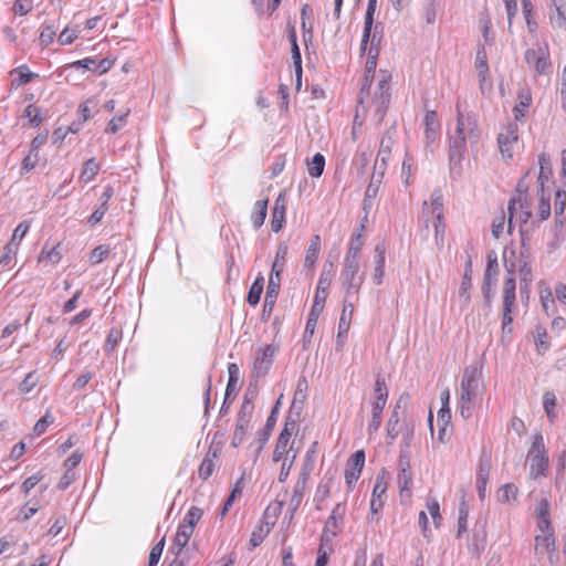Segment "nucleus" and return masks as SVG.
Listing matches in <instances>:
<instances>
[{
  "label": "nucleus",
  "instance_id": "36",
  "mask_svg": "<svg viewBox=\"0 0 566 566\" xmlns=\"http://www.w3.org/2000/svg\"><path fill=\"white\" fill-rule=\"evenodd\" d=\"M263 285L264 277L262 274H259L248 292L247 301L250 305L255 306L260 302V297L263 292Z\"/></svg>",
  "mask_w": 566,
  "mask_h": 566
},
{
  "label": "nucleus",
  "instance_id": "43",
  "mask_svg": "<svg viewBox=\"0 0 566 566\" xmlns=\"http://www.w3.org/2000/svg\"><path fill=\"white\" fill-rule=\"evenodd\" d=\"M201 516H202V510L197 506H191L187 511L182 522L179 525L188 527L193 532L195 526L200 521Z\"/></svg>",
  "mask_w": 566,
  "mask_h": 566
},
{
  "label": "nucleus",
  "instance_id": "34",
  "mask_svg": "<svg viewBox=\"0 0 566 566\" xmlns=\"http://www.w3.org/2000/svg\"><path fill=\"white\" fill-rule=\"evenodd\" d=\"M268 199L258 200L254 203L253 211L251 213V222L255 229H259L264 223L268 214Z\"/></svg>",
  "mask_w": 566,
  "mask_h": 566
},
{
  "label": "nucleus",
  "instance_id": "42",
  "mask_svg": "<svg viewBox=\"0 0 566 566\" xmlns=\"http://www.w3.org/2000/svg\"><path fill=\"white\" fill-rule=\"evenodd\" d=\"M512 268H517L521 277L526 281L532 273V266L528 260V255L524 251L520 252L516 263L511 264Z\"/></svg>",
  "mask_w": 566,
  "mask_h": 566
},
{
  "label": "nucleus",
  "instance_id": "47",
  "mask_svg": "<svg viewBox=\"0 0 566 566\" xmlns=\"http://www.w3.org/2000/svg\"><path fill=\"white\" fill-rule=\"evenodd\" d=\"M543 407L545 413L551 422H553L556 418L555 407H556V396L552 391H546L543 396Z\"/></svg>",
  "mask_w": 566,
  "mask_h": 566
},
{
  "label": "nucleus",
  "instance_id": "56",
  "mask_svg": "<svg viewBox=\"0 0 566 566\" xmlns=\"http://www.w3.org/2000/svg\"><path fill=\"white\" fill-rule=\"evenodd\" d=\"M29 229H30V222L29 221L20 222L15 227V229L13 230L11 240L9 242L13 243L14 245H17L19 248L20 242L23 240V238L28 233Z\"/></svg>",
  "mask_w": 566,
  "mask_h": 566
},
{
  "label": "nucleus",
  "instance_id": "4",
  "mask_svg": "<svg viewBox=\"0 0 566 566\" xmlns=\"http://www.w3.org/2000/svg\"><path fill=\"white\" fill-rule=\"evenodd\" d=\"M452 134L467 139L471 148L475 147L481 136L476 117L473 114L461 113L459 106H457V125Z\"/></svg>",
  "mask_w": 566,
  "mask_h": 566
},
{
  "label": "nucleus",
  "instance_id": "39",
  "mask_svg": "<svg viewBox=\"0 0 566 566\" xmlns=\"http://www.w3.org/2000/svg\"><path fill=\"white\" fill-rule=\"evenodd\" d=\"M325 168V157L317 153L313 156L312 160L307 163V171L308 175L313 178H318L322 176Z\"/></svg>",
  "mask_w": 566,
  "mask_h": 566
},
{
  "label": "nucleus",
  "instance_id": "59",
  "mask_svg": "<svg viewBox=\"0 0 566 566\" xmlns=\"http://www.w3.org/2000/svg\"><path fill=\"white\" fill-rule=\"evenodd\" d=\"M328 289H321V286H316L315 295H314V302L312 305V308L314 311L323 312L325 302L327 298Z\"/></svg>",
  "mask_w": 566,
  "mask_h": 566
},
{
  "label": "nucleus",
  "instance_id": "3",
  "mask_svg": "<svg viewBox=\"0 0 566 566\" xmlns=\"http://www.w3.org/2000/svg\"><path fill=\"white\" fill-rule=\"evenodd\" d=\"M516 300V282L513 276L505 279L503 284L502 340L513 332V307Z\"/></svg>",
  "mask_w": 566,
  "mask_h": 566
},
{
  "label": "nucleus",
  "instance_id": "5",
  "mask_svg": "<svg viewBox=\"0 0 566 566\" xmlns=\"http://www.w3.org/2000/svg\"><path fill=\"white\" fill-rule=\"evenodd\" d=\"M467 144H469V142L462 136L452 133L449 135L450 174L453 178L461 175V163L464 158Z\"/></svg>",
  "mask_w": 566,
  "mask_h": 566
},
{
  "label": "nucleus",
  "instance_id": "57",
  "mask_svg": "<svg viewBox=\"0 0 566 566\" xmlns=\"http://www.w3.org/2000/svg\"><path fill=\"white\" fill-rule=\"evenodd\" d=\"M551 23L554 28L566 29V12L559 6H555L551 13Z\"/></svg>",
  "mask_w": 566,
  "mask_h": 566
},
{
  "label": "nucleus",
  "instance_id": "44",
  "mask_svg": "<svg viewBox=\"0 0 566 566\" xmlns=\"http://www.w3.org/2000/svg\"><path fill=\"white\" fill-rule=\"evenodd\" d=\"M431 218L433 219L436 243L439 248H442L446 233V223L443 214L431 216Z\"/></svg>",
  "mask_w": 566,
  "mask_h": 566
},
{
  "label": "nucleus",
  "instance_id": "2",
  "mask_svg": "<svg viewBox=\"0 0 566 566\" xmlns=\"http://www.w3.org/2000/svg\"><path fill=\"white\" fill-rule=\"evenodd\" d=\"M530 464V476L534 480L546 476L548 471V453L544 446L543 436L537 432L534 434L532 447L527 452Z\"/></svg>",
  "mask_w": 566,
  "mask_h": 566
},
{
  "label": "nucleus",
  "instance_id": "55",
  "mask_svg": "<svg viewBox=\"0 0 566 566\" xmlns=\"http://www.w3.org/2000/svg\"><path fill=\"white\" fill-rule=\"evenodd\" d=\"M468 507L464 502L461 503L459 507V517H458V532L457 537L461 538L464 534H467L468 526Z\"/></svg>",
  "mask_w": 566,
  "mask_h": 566
},
{
  "label": "nucleus",
  "instance_id": "40",
  "mask_svg": "<svg viewBox=\"0 0 566 566\" xmlns=\"http://www.w3.org/2000/svg\"><path fill=\"white\" fill-rule=\"evenodd\" d=\"M384 172L382 171H373V175L370 177V182L366 189L365 192V203L369 199H374L379 190L380 184L382 181Z\"/></svg>",
  "mask_w": 566,
  "mask_h": 566
},
{
  "label": "nucleus",
  "instance_id": "26",
  "mask_svg": "<svg viewBox=\"0 0 566 566\" xmlns=\"http://www.w3.org/2000/svg\"><path fill=\"white\" fill-rule=\"evenodd\" d=\"M424 135L427 145L436 142L440 132V123L434 111H428L424 115Z\"/></svg>",
  "mask_w": 566,
  "mask_h": 566
},
{
  "label": "nucleus",
  "instance_id": "17",
  "mask_svg": "<svg viewBox=\"0 0 566 566\" xmlns=\"http://www.w3.org/2000/svg\"><path fill=\"white\" fill-rule=\"evenodd\" d=\"M340 281L364 282L365 273L360 272V261L344 259Z\"/></svg>",
  "mask_w": 566,
  "mask_h": 566
},
{
  "label": "nucleus",
  "instance_id": "18",
  "mask_svg": "<svg viewBox=\"0 0 566 566\" xmlns=\"http://www.w3.org/2000/svg\"><path fill=\"white\" fill-rule=\"evenodd\" d=\"M532 101H533V98H532V92H531L530 87H527V86L521 87L517 92V103L513 108L515 120L521 122L525 117V115L532 104Z\"/></svg>",
  "mask_w": 566,
  "mask_h": 566
},
{
  "label": "nucleus",
  "instance_id": "16",
  "mask_svg": "<svg viewBox=\"0 0 566 566\" xmlns=\"http://www.w3.org/2000/svg\"><path fill=\"white\" fill-rule=\"evenodd\" d=\"M388 400V387L382 377L378 376L373 392L371 410L382 412Z\"/></svg>",
  "mask_w": 566,
  "mask_h": 566
},
{
  "label": "nucleus",
  "instance_id": "25",
  "mask_svg": "<svg viewBox=\"0 0 566 566\" xmlns=\"http://www.w3.org/2000/svg\"><path fill=\"white\" fill-rule=\"evenodd\" d=\"M392 139L390 136H382L380 140L379 151L377 154V158L374 165V170L382 171L387 168V161L389 159L391 153Z\"/></svg>",
  "mask_w": 566,
  "mask_h": 566
},
{
  "label": "nucleus",
  "instance_id": "32",
  "mask_svg": "<svg viewBox=\"0 0 566 566\" xmlns=\"http://www.w3.org/2000/svg\"><path fill=\"white\" fill-rule=\"evenodd\" d=\"M275 411H276V407H274L271 415L268 417L264 428H262L256 434L255 441H258V448H256L258 453L261 452V450L263 449L264 444L268 442V440L271 436L272 429L275 424V416H274Z\"/></svg>",
  "mask_w": 566,
  "mask_h": 566
},
{
  "label": "nucleus",
  "instance_id": "28",
  "mask_svg": "<svg viewBox=\"0 0 566 566\" xmlns=\"http://www.w3.org/2000/svg\"><path fill=\"white\" fill-rule=\"evenodd\" d=\"M321 252V237L313 234L310 239L308 247L305 252L304 268L313 269Z\"/></svg>",
  "mask_w": 566,
  "mask_h": 566
},
{
  "label": "nucleus",
  "instance_id": "31",
  "mask_svg": "<svg viewBox=\"0 0 566 566\" xmlns=\"http://www.w3.org/2000/svg\"><path fill=\"white\" fill-rule=\"evenodd\" d=\"M192 533L190 528L179 525L172 545L169 548L170 552L178 556L189 542Z\"/></svg>",
  "mask_w": 566,
  "mask_h": 566
},
{
  "label": "nucleus",
  "instance_id": "35",
  "mask_svg": "<svg viewBox=\"0 0 566 566\" xmlns=\"http://www.w3.org/2000/svg\"><path fill=\"white\" fill-rule=\"evenodd\" d=\"M99 164L95 160V158L87 159L82 167V171L80 175V181L84 184H88L92 181L99 171Z\"/></svg>",
  "mask_w": 566,
  "mask_h": 566
},
{
  "label": "nucleus",
  "instance_id": "51",
  "mask_svg": "<svg viewBox=\"0 0 566 566\" xmlns=\"http://www.w3.org/2000/svg\"><path fill=\"white\" fill-rule=\"evenodd\" d=\"M322 312L314 311L313 308H311L307 321H306L305 331L303 334L304 343L307 340L310 342L311 337L313 336L315 327H316V323H317V319H318V316Z\"/></svg>",
  "mask_w": 566,
  "mask_h": 566
},
{
  "label": "nucleus",
  "instance_id": "54",
  "mask_svg": "<svg viewBox=\"0 0 566 566\" xmlns=\"http://www.w3.org/2000/svg\"><path fill=\"white\" fill-rule=\"evenodd\" d=\"M129 114V109H127L125 113L114 116L107 124V127L105 129L106 133L116 134L118 130H120L127 123V116Z\"/></svg>",
  "mask_w": 566,
  "mask_h": 566
},
{
  "label": "nucleus",
  "instance_id": "63",
  "mask_svg": "<svg viewBox=\"0 0 566 566\" xmlns=\"http://www.w3.org/2000/svg\"><path fill=\"white\" fill-rule=\"evenodd\" d=\"M213 470H214L213 460L206 457L199 467L198 475L201 480H207L212 475Z\"/></svg>",
  "mask_w": 566,
  "mask_h": 566
},
{
  "label": "nucleus",
  "instance_id": "52",
  "mask_svg": "<svg viewBox=\"0 0 566 566\" xmlns=\"http://www.w3.org/2000/svg\"><path fill=\"white\" fill-rule=\"evenodd\" d=\"M400 421V415L399 411L392 410L388 423H387V436L390 438V440H395L399 433H400V427H398Z\"/></svg>",
  "mask_w": 566,
  "mask_h": 566
},
{
  "label": "nucleus",
  "instance_id": "53",
  "mask_svg": "<svg viewBox=\"0 0 566 566\" xmlns=\"http://www.w3.org/2000/svg\"><path fill=\"white\" fill-rule=\"evenodd\" d=\"M109 253L111 247L107 244H101L90 253L88 261L92 264H99L109 255Z\"/></svg>",
  "mask_w": 566,
  "mask_h": 566
},
{
  "label": "nucleus",
  "instance_id": "13",
  "mask_svg": "<svg viewBox=\"0 0 566 566\" xmlns=\"http://www.w3.org/2000/svg\"><path fill=\"white\" fill-rule=\"evenodd\" d=\"M365 464L364 450H357L348 461V468L345 471V482L349 490L354 488L359 479Z\"/></svg>",
  "mask_w": 566,
  "mask_h": 566
},
{
  "label": "nucleus",
  "instance_id": "62",
  "mask_svg": "<svg viewBox=\"0 0 566 566\" xmlns=\"http://www.w3.org/2000/svg\"><path fill=\"white\" fill-rule=\"evenodd\" d=\"M24 116L29 119L30 124L33 125L34 127H38L42 123L40 109L33 104H30L25 107Z\"/></svg>",
  "mask_w": 566,
  "mask_h": 566
},
{
  "label": "nucleus",
  "instance_id": "1",
  "mask_svg": "<svg viewBox=\"0 0 566 566\" xmlns=\"http://www.w3.org/2000/svg\"><path fill=\"white\" fill-rule=\"evenodd\" d=\"M482 368L478 364L464 368L461 378L459 411L463 419H469L478 400L483 394Z\"/></svg>",
  "mask_w": 566,
  "mask_h": 566
},
{
  "label": "nucleus",
  "instance_id": "46",
  "mask_svg": "<svg viewBox=\"0 0 566 566\" xmlns=\"http://www.w3.org/2000/svg\"><path fill=\"white\" fill-rule=\"evenodd\" d=\"M538 164H539L538 182H539L541 189L543 191L544 182L547 181L551 176L549 158L545 154H542L538 156Z\"/></svg>",
  "mask_w": 566,
  "mask_h": 566
},
{
  "label": "nucleus",
  "instance_id": "61",
  "mask_svg": "<svg viewBox=\"0 0 566 566\" xmlns=\"http://www.w3.org/2000/svg\"><path fill=\"white\" fill-rule=\"evenodd\" d=\"M39 382V378L34 371L29 373L19 385V390L23 394H29Z\"/></svg>",
  "mask_w": 566,
  "mask_h": 566
},
{
  "label": "nucleus",
  "instance_id": "37",
  "mask_svg": "<svg viewBox=\"0 0 566 566\" xmlns=\"http://www.w3.org/2000/svg\"><path fill=\"white\" fill-rule=\"evenodd\" d=\"M363 283L364 282L340 281V286L344 294L343 304L354 303L353 298L358 295Z\"/></svg>",
  "mask_w": 566,
  "mask_h": 566
},
{
  "label": "nucleus",
  "instance_id": "45",
  "mask_svg": "<svg viewBox=\"0 0 566 566\" xmlns=\"http://www.w3.org/2000/svg\"><path fill=\"white\" fill-rule=\"evenodd\" d=\"M535 345L539 354H544L549 348L548 333L541 325L536 326L535 329Z\"/></svg>",
  "mask_w": 566,
  "mask_h": 566
},
{
  "label": "nucleus",
  "instance_id": "58",
  "mask_svg": "<svg viewBox=\"0 0 566 566\" xmlns=\"http://www.w3.org/2000/svg\"><path fill=\"white\" fill-rule=\"evenodd\" d=\"M541 303L546 315H552L555 310V300L549 290L541 292Z\"/></svg>",
  "mask_w": 566,
  "mask_h": 566
},
{
  "label": "nucleus",
  "instance_id": "12",
  "mask_svg": "<svg viewBox=\"0 0 566 566\" xmlns=\"http://www.w3.org/2000/svg\"><path fill=\"white\" fill-rule=\"evenodd\" d=\"M556 551L555 534H536L534 537V553L541 558L542 555L547 554V559L552 565H555L554 553Z\"/></svg>",
  "mask_w": 566,
  "mask_h": 566
},
{
  "label": "nucleus",
  "instance_id": "29",
  "mask_svg": "<svg viewBox=\"0 0 566 566\" xmlns=\"http://www.w3.org/2000/svg\"><path fill=\"white\" fill-rule=\"evenodd\" d=\"M471 260L469 259L467 262V269L464 275L462 277L461 286L459 289V301L461 303V307H465L469 305L471 301Z\"/></svg>",
  "mask_w": 566,
  "mask_h": 566
},
{
  "label": "nucleus",
  "instance_id": "24",
  "mask_svg": "<svg viewBox=\"0 0 566 566\" xmlns=\"http://www.w3.org/2000/svg\"><path fill=\"white\" fill-rule=\"evenodd\" d=\"M422 212L427 216L426 223L429 222L430 216L443 214V196L440 189H434L430 196V208L428 202L423 201ZM428 227V224H426Z\"/></svg>",
  "mask_w": 566,
  "mask_h": 566
},
{
  "label": "nucleus",
  "instance_id": "9",
  "mask_svg": "<svg viewBox=\"0 0 566 566\" xmlns=\"http://www.w3.org/2000/svg\"><path fill=\"white\" fill-rule=\"evenodd\" d=\"M274 354L275 348L273 345H265L256 352L253 361V376L255 378L264 377L269 373L273 364Z\"/></svg>",
  "mask_w": 566,
  "mask_h": 566
},
{
  "label": "nucleus",
  "instance_id": "30",
  "mask_svg": "<svg viewBox=\"0 0 566 566\" xmlns=\"http://www.w3.org/2000/svg\"><path fill=\"white\" fill-rule=\"evenodd\" d=\"M285 217V205H284V198L283 195L280 193L276 198L272 211V220H271V229L273 232H279L284 222Z\"/></svg>",
  "mask_w": 566,
  "mask_h": 566
},
{
  "label": "nucleus",
  "instance_id": "19",
  "mask_svg": "<svg viewBox=\"0 0 566 566\" xmlns=\"http://www.w3.org/2000/svg\"><path fill=\"white\" fill-rule=\"evenodd\" d=\"M364 229L365 227L364 224H361L360 229L352 234L344 259L360 261L361 251L365 244V239L363 234Z\"/></svg>",
  "mask_w": 566,
  "mask_h": 566
},
{
  "label": "nucleus",
  "instance_id": "20",
  "mask_svg": "<svg viewBox=\"0 0 566 566\" xmlns=\"http://www.w3.org/2000/svg\"><path fill=\"white\" fill-rule=\"evenodd\" d=\"M491 463L488 458H481L476 470V491L480 500L485 497L486 485L489 482Z\"/></svg>",
  "mask_w": 566,
  "mask_h": 566
},
{
  "label": "nucleus",
  "instance_id": "64",
  "mask_svg": "<svg viewBox=\"0 0 566 566\" xmlns=\"http://www.w3.org/2000/svg\"><path fill=\"white\" fill-rule=\"evenodd\" d=\"M120 339H122V331L118 328H112L109 331L106 342H105V350L108 353L113 352Z\"/></svg>",
  "mask_w": 566,
  "mask_h": 566
},
{
  "label": "nucleus",
  "instance_id": "14",
  "mask_svg": "<svg viewBox=\"0 0 566 566\" xmlns=\"http://www.w3.org/2000/svg\"><path fill=\"white\" fill-rule=\"evenodd\" d=\"M518 139V127L516 123H510L505 128V132L500 133L497 143L500 151L503 157L512 158V147L517 143Z\"/></svg>",
  "mask_w": 566,
  "mask_h": 566
},
{
  "label": "nucleus",
  "instance_id": "7",
  "mask_svg": "<svg viewBox=\"0 0 566 566\" xmlns=\"http://www.w3.org/2000/svg\"><path fill=\"white\" fill-rule=\"evenodd\" d=\"M507 210L509 231L511 232L514 222H518L521 226L520 231L523 233L522 227L525 226L532 217L528 203L522 198V196H520L518 198H513L509 201Z\"/></svg>",
  "mask_w": 566,
  "mask_h": 566
},
{
  "label": "nucleus",
  "instance_id": "11",
  "mask_svg": "<svg viewBox=\"0 0 566 566\" xmlns=\"http://www.w3.org/2000/svg\"><path fill=\"white\" fill-rule=\"evenodd\" d=\"M289 248L286 243L282 242L279 244L275 258L272 264L271 274L269 277L268 286L271 285V283L274 284V292H280L281 286V274L284 271L285 268V260L287 255Z\"/></svg>",
  "mask_w": 566,
  "mask_h": 566
},
{
  "label": "nucleus",
  "instance_id": "33",
  "mask_svg": "<svg viewBox=\"0 0 566 566\" xmlns=\"http://www.w3.org/2000/svg\"><path fill=\"white\" fill-rule=\"evenodd\" d=\"M354 303L343 304L342 314L338 323V335L340 338L343 335L346 336L350 326L352 317L354 314Z\"/></svg>",
  "mask_w": 566,
  "mask_h": 566
},
{
  "label": "nucleus",
  "instance_id": "27",
  "mask_svg": "<svg viewBox=\"0 0 566 566\" xmlns=\"http://www.w3.org/2000/svg\"><path fill=\"white\" fill-rule=\"evenodd\" d=\"M475 70L480 81V87L483 91L484 84L489 78L488 54L483 46L479 48L476 51Z\"/></svg>",
  "mask_w": 566,
  "mask_h": 566
},
{
  "label": "nucleus",
  "instance_id": "23",
  "mask_svg": "<svg viewBox=\"0 0 566 566\" xmlns=\"http://www.w3.org/2000/svg\"><path fill=\"white\" fill-rule=\"evenodd\" d=\"M308 480V472L306 469L302 470L300 476L293 488V494L289 502V510L294 513L301 505L304 496L305 485Z\"/></svg>",
  "mask_w": 566,
  "mask_h": 566
},
{
  "label": "nucleus",
  "instance_id": "38",
  "mask_svg": "<svg viewBox=\"0 0 566 566\" xmlns=\"http://www.w3.org/2000/svg\"><path fill=\"white\" fill-rule=\"evenodd\" d=\"M269 532H270L269 524L261 523L258 526H255L250 536L249 549L252 551V549L256 548L259 545H261V543L263 542L265 536L269 534Z\"/></svg>",
  "mask_w": 566,
  "mask_h": 566
},
{
  "label": "nucleus",
  "instance_id": "10",
  "mask_svg": "<svg viewBox=\"0 0 566 566\" xmlns=\"http://www.w3.org/2000/svg\"><path fill=\"white\" fill-rule=\"evenodd\" d=\"M364 54H366L365 75H364V84L361 86V90H360V93L358 96L359 103H363L364 96H367L369 93L371 82L375 77L379 51H377L375 49H368V50H366V52Z\"/></svg>",
  "mask_w": 566,
  "mask_h": 566
},
{
  "label": "nucleus",
  "instance_id": "6",
  "mask_svg": "<svg viewBox=\"0 0 566 566\" xmlns=\"http://www.w3.org/2000/svg\"><path fill=\"white\" fill-rule=\"evenodd\" d=\"M524 59L537 74H545L551 69L549 52L546 45L537 43L536 46L527 49Z\"/></svg>",
  "mask_w": 566,
  "mask_h": 566
},
{
  "label": "nucleus",
  "instance_id": "22",
  "mask_svg": "<svg viewBox=\"0 0 566 566\" xmlns=\"http://www.w3.org/2000/svg\"><path fill=\"white\" fill-rule=\"evenodd\" d=\"M11 83L10 86L13 90L30 83L32 80L39 76L38 73L32 72L27 64H22L10 72Z\"/></svg>",
  "mask_w": 566,
  "mask_h": 566
},
{
  "label": "nucleus",
  "instance_id": "41",
  "mask_svg": "<svg viewBox=\"0 0 566 566\" xmlns=\"http://www.w3.org/2000/svg\"><path fill=\"white\" fill-rule=\"evenodd\" d=\"M250 423L251 422L237 419V424H235L234 432H233L232 440H231V444L233 447L237 448L243 443V441L245 440L248 430L250 428Z\"/></svg>",
  "mask_w": 566,
  "mask_h": 566
},
{
  "label": "nucleus",
  "instance_id": "48",
  "mask_svg": "<svg viewBox=\"0 0 566 566\" xmlns=\"http://www.w3.org/2000/svg\"><path fill=\"white\" fill-rule=\"evenodd\" d=\"M274 287L275 286H274L273 283H271L270 286H266V292H265V297H264V303H263V310H262V315L263 316L270 315L271 312L273 311L274 306H275V302H276L279 293L274 292Z\"/></svg>",
  "mask_w": 566,
  "mask_h": 566
},
{
  "label": "nucleus",
  "instance_id": "15",
  "mask_svg": "<svg viewBox=\"0 0 566 566\" xmlns=\"http://www.w3.org/2000/svg\"><path fill=\"white\" fill-rule=\"evenodd\" d=\"M398 486L400 495L410 496V486L412 484V473L410 470V460L408 455H400L399 459V473H398Z\"/></svg>",
  "mask_w": 566,
  "mask_h": 566
},
{
  "label": "nucleus",
  "instance_id": "60",
  "mask_svg": "<svg viewBox=\"0 0 566 566\" xmlns=\"http://www.w3.org/2000/svg\"><path fill=\"white\" fill-rule=\"evenodd\" d=\"M386 251L387 247L384 242L376 244L374 249V266H386Z\"/></svg>",
  "mask_w": 566,
  "mask_h": 566
},
{
  "label": "nucleus",
  "instance_id": "49",
  "mask_svg": "<svg viewBox=\"0 0 566 566\" xmlns=\"http://www.w3.org/2000/svg\"><path fill=\"white\" fill-rule=\"evenodd\" d=\"M294 427H295L294 422H285V426L277 438L276 451L285 452L286 446L292 436Z\"/></svg>",
  "mask_w": 566,
  "mask_h": 566
},
{
  "label": "nucleus",
  "instance_id": "21",
  "mask_svg": "<svg viewBox=\"0 0 566 566\" xmlns=\"http://www.w3.org/2000/svg\"><path fill=\"white\" fill-rule=\"evenodd\" d=\"M386 490L387 483L385 482L384 476H377L370 499V521H373L374 516L382 509L384 502L381 496L386 493Z\"/></svg>",
  "mask_w": 566,
  "mask_h": 566
},
{
  "label": "nucleus",
  "instance_id": "8",
  "mask_svg": "<svg viewBox=\"0 0 566 566\" xmlns=\"http://www.w3.org/2000/svg\"><path fill=\"white\" fill-rule=\"evenodd\" d=\"M390 81L391 75L388 72L381 70L379 72V81L373 99L380 119L382 118L384 113L390 102Z\"/></svg>",
  "mask_w": 566,
  "mask_h": 566
},
{
  "label": "nucleus",
  "instance_id": "50",
  "mask_svg": "<svg viewBox=\"0 0 566 566\" xmlns=\"http://www.w3.org/2000/svg\"><path fill=\"white\" fill-rule=\"evenodd\" d=\"M333 262H325L317 282V285L321 286V289H329L333 279Z\"/></svg>",
  "mask_w": 566,
  "mask_h": 566
}]
</instances>
